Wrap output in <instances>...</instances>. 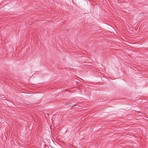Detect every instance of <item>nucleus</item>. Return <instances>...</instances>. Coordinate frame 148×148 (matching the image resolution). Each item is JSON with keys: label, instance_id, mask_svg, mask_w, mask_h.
Masks as SVG:
<instances>
[{"label": "nucleus", "instance_id": "nucleus-1", "mask_svg": "<svg viewBox=\"0 0 148 148\" xmlns=\"http://www.w3.org/2000/svg\"><path fill=\"white\" fill-rule=\"evenodd\" d=\"M4 97V96H2V97L1 96V97L2 98H3L4 97Z\"/></svg>", "mask_w": 148, "mask_h": 148}, {"label": "nucleus", "instance_id": "nucleus-2", "mask_svg": "<svg viewBox=\"0 0 148 148\" xmlns=\"http://www.w3.org/2000/svg\"><path fill=\"white\" fill-rule=\"evenodd\" d=\"M4 97V96H2V97L1 96V97L2 98H3L4 97Z\"/></svg>", "mask_w": 148, "mask_h": 148}]
</instances>
